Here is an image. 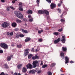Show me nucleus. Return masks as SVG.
Listing matches in <instances>:
<instances>
[{"mask_svg":"<svg viewBox=\"0 0 75 75\" xmlns=\"http://www.w3.org/2000/svg\"><path fill=\"white\" fill-rule=\"evenodd\" d=\"M35 72H37V70H32L29 71V74H35Z\"/></svg>","mask_w":75,"mask_h":75,"instance_id":"6e6552de","label":"nucleus"},{"mask_svg":"<svg viewBox=\"0 0 75 75\" xmlns=\"http://www.w3.org/2000/svg\"><path fill=\"white\" fill-rule=\"evenodd\" d=\"M57 10L58 11L59 13H61V10L59 8H58Z\"/></svg>","mask_w":75,"mask_h":75,"instance_id":"f704fd0d","label":"nucleus"},{"mask_svg":"<svg viewBox=\"0 0 75 75\" xmlns=\"http://www.w3.org/2000/svg\"><path fill=\"white\" fill-rule=\"evenodd\" d=\"M60 71H61V72H62V70H60Z\"/></svg>","mask_w":75,"mask_h":75,"instance_id":"338daca9","label":"nucleus"},{"mask_svg":"<svg viewBox=\"0 0 75 75\" xmlns=\"http://www.w3.org/2000/svg\"><path fill=\"white\" fill-rule=\"evenodd\" d=\"M10 8H9V7H7V11H9V9Z\"/></svg>","mask_w":75,"mask_h":75,"instance_id":"8fccbe9b","label":"nucleus"},{"mask_svg":"<svg viewBox=\"0 0 75 75\" xmlns=\"http://www.w3.org/2000/svg\"><path fill=\"white\" fill-rule=\"evenodd\" d=\"M21 30L22 31V32L23 33H28V31L27 30H24L23 29H21Z\"/></svg>","mask_w":75,"mask_h":75,"instance_id":"2eb2a0df","label":"nucleus"},{"mask_svg":"<svg viewBox=\"0 0 75 75\" xmlns=\"http://www.w3.org/2000/svg\"><path fill=\"white\" fill-rule=\"evenodd\" d=\"M27 13L28 14H32L33 13V11L30 10H29L28 11Z\"/></svg>","mask_w":75,"mask_h":75,"instance_id":"a211bd4d","label":"nucleus"},{"mask_svg":"<svg viewBox=\"0 0 75 75\" xmlns=\"http://www.w3.org/2000/svg\"><path fill=\"white\" fill-rule=\"evenodd\" d=\"M28 18L29 19H30V18H33V17H31V16L30 15H29L28 16Z\"/></svg>","mask_w":75,"mask_h":75,"instance_id":"473e14b6","label":"nucleus"},{"mask_svg":"<svg viewBox=\"0 0 75 75\" xmlns=\"http://www.w3.org/2000/svg\"><path fill=\"white\" fill-rule=\"evenodd\" d=\"M15 0V1H17V0Z\"/></svg>","mask_w":75,"mask_h":75,"instance_id":"774afa93","label":"nucleus"},{"mask_svg":"<svg viewBox=\"0 0 75 75\" xmlns=\"http://www.w3.org/2000/svg\"><path fill=\"white\" fill-rule=\"evenodd\" d=\"M60 55L62 57V58L63 59H64L65 56H64V53L63 52H62L60 53Z\"/></svg>","mask_w":75,"mask_h":75,"instance_id":"4468645a","label":"nucleus"},{"mask_svg":"<svg viewBox=\"0 0 75 75\" xmlns=\"http://www.w3.org/2000/svg\"><path fill=\"white\" fill-rule=\"evenodd\" d=\"M61 22H65V21L64 19H62L61 20Z\"/></svg>","mask_w":75,"mask_h":75,"instance_id":"58836bf2","label":"nucleus"},{"mask_svg":"<svg viewBox=\"0 0 75 75\" xmlns=\"http://www.w3.org/2000/svg\"><path fill=\"white\" fill-rule=\"evenodd\" d=\"M62 29H59L58 30V31H59L60 32H61V31H62Z\"/></svg>","mask_w":75,"mask_h":75,"instance_id":"4d7b16f0","label":"nucleus"},{"mask_svg":"<svg viewBox=\"0 0 75 75\" xmlns=\"http://www.w3.org/2000/svg\"><path fill=\"white\" fill-rule=\"evenodd\" d=\"M36 2L37 4H39L40 3V0H37L36 1Z\"/></svg>","mask_w":75,"mask_h":75,"instance_id":"37998d69","label":"nucleus"},{"mask_svg":"<svg viewBox=\"0 0 75 75\" xmlns=\"http://www.w3.org/2000/svg\"><path fill=\"white\" fill-rule=\"evenodd\" d=\"M19 6H22V4H22V3L21 2H19Z\"/></svg>","mask_w":75,"mask_h":75,"instance_id":"ea45409f","label":"nucleus"},{"mask_svg":"<svg viewBox=\"0 0 75 75\" xmlns=\"http://www.w3.org/2000/svg\"><path fill=\"white\" fill-rule=\"evenodd\" d=\"M62 50L63 51H67V47H62Z\"/></svg>","mask_w":75,"mask_h":75,"instance_id":"412c9836","label":"nucleus"},{"mask_svg":"<svg viewBox=\"0 0 75 75\" xmlns=\"http://www.w3.org/2000/svg\"><path fill=\"white\" fill-rule=\"evenodd\" d=\"M0 75H8L7 74H4V73L2 72L0 74Z\"/></svg>","mask_w":75,"mask_h":75,"instance_id":"cd10ccee","label":"nucleus"},{"mask_svg":"<svg viewBox=\"0 0 75 75\" xmlns=\"http://www.w3.org/2000/svg\"><path fill=\"white\" fill-rule=\"evenodd\" d=\"M36 58H35V56H33V57H32V59H35Z\"/></svg>","mask_w":75,"mask_h":75,"instance_id":"de8ad7c7","label":"nucleus"},{"mask_svg":"<svg viewBox=\"0 0 75 75\" xmlns=\"http://www.w3.org/2000/svg\"><path fill=\"white\" fill-rule=\"evenodd\" d=\"M33 57V54H29L28 55V58H31V57Z\"/></svg>","mask_w":75,"mask_h":75,"instance_id":"b1692460","label":"nucleus"},{"mask_svg":"<svg viewBox=\"0 0 75 75\" xmlns=\"http://www.w3.org/2000/svg\"><path fill=\"white\" fill-rule=\"evenodd\" d=\"M70 63L71 64H72V63H74V62H73V61H71L70 62Z\"/></svg>","mask_w":75,"mask_h":75,"instance_id":"e2e57ef3","label":"nucleus"},{"mask_svg":"<svg viewBox=\"0 0 75 75\" xmlns=\"http://www.w3.org/2000/svg\"><path fill=\"white\" fill-rule=\"evenodd\" d=\"M32 51H33V52H34V49L32 48V49L31 50Z\"/></svg>","mask_w":75,"mask_h":75,"instance_id":"5fc2aeb1","label":"nucleus"},{"mask_svg":"<svg viewBox=\"0 0 75 75\" xmlns=\"http://www.w3.org/2000/svg\"><path fill=\"white\" fill-rule=\"evenodd\" d=\"M3 51L2 50H0V53H3Z\"/></svg>","mask_w":75,"mask_h":75,"instance_id":"3c124183","label":"nucleus"},{"mask_svg":"<svg viewBox=\"0 0 75 75\" xmlns=\"http://www.w3.org/2000/svg\"><path fill=\"white\" fill-rule=\"evenodd\" d=\"M59 33L58 32H54L53 33L54 35H58Z\"/></svg>","mask_w":75,"mask_h":75,"instance_id":"393cba45","label":"nucleus"},{"mask_svg":"<svg viewBox=\"0 0 75 75\" xmlns=\"http://www.w3.org/2000/svg\"><path fill=\"white\" fill-rule=\"evenodd\" d=\"M0 45L2 48H3L4 49H7L8 47V45L5 43H2L0 44Z\"/></svg>","mask_w":75,"mask_h":75,"instance_id":"7ed1b4c3","label":"nucleus"},{"mask_svg":"<svg viewBox=\"0 0 75 75\" xmlns=\"http://www.w3.org/2000/svg\"><path fill=\"white\" fill-rule=\"evenodd\" d=\"M18 75H21V74L20 73H19Z\"/></svg>","mask_w":75,"mask_h":75,"instance_id":"0e129e2a","label":"nucleus"},{"mask_svg":"<svg viewBox=\"0 0 75 75\" xmlns=\"http://www.w3.org/2000/svg\"><path fill=\"white\" fill-rule=\"evenodd\" d=\"M42 32H43V30H38V33L39 34H41Z\"/></svg>","mask_w":75,"mask_h":75,"instance_id":"bb28decb","label":"nucleus"},{"mask_svg":"<svg viewBox=\"0 0 75 75\" xmlns=\"http://www.w3.org/2000/svg\"><path fill=\"white\" fill-rule=\"evenodd\" d=\"M26 67L27 69H32L33 68V65L29 63L26 65Z\"/></svg>","mask_w":75,"mask_h":75,"instance_id":"423d86ee","label":"nucleus"},{"mask_svg":"<svg viewBox=\"0 0 75 75\" xmlns=\"http://www.w3.org/2000/svg\"><path fill=\"white\" fill-rule=\"evenodd\" d=\"M40 62H41V63L40 64V65H43V63L42 62V61H41Z\"/></svg>","mask_w":75,"mask_h":75,"instance_id":"a18cd8bd","label":"nucleus"},{"mask_svg":"<svg viewBox=\"0 0 75 75\" xmlns=\"http://www.w3.org/2000/svg\"><path fill=\"white\" fill-rule=\"evenodd\" d=\"M17 47L18 48H21V45H17Z\"/></svg>","mask_w":75,"mask_h":75,"instance_id":"c85d7f7f","label":"nucleus"},{"mask_svg":"<svg viewBox=\"0 0 75 75\" xmlns=\"http://www.w3.org/2000/svg\"><path fill=\"white\" fill-rule=\"evenodd\" d=\"M9 25V23L7 22H4L2 24V26L4 28H6L7 27H8Z\"/></svg>","mask_w":75,"mask_h":75,"instance_id":"20e7f679","label":"nucleus"},{"mask_svg":"<svg viewBox=\"0 0 75 75\" xmlns=\"http://www.w3.org/2000/svg\"><path fill=\"white\" fill-rule=\"evenodd\" d=\"M22 7L23 6H20L19 8V10H20V11H24V10H23V8Z\"/></svg>","mask_w":75,"mask_h":75,"instance_id":"dca6fc26","label":"nucleus"},{"mask_svg":"<svg viewBox=\"0 0 75 75\" xmlns=\"http://www.w3.org/2000/svg\"><path fill=\"white\" fill-rule=\"evenodd\" d=\"M16 25H17V24L16 23H13L12 24V25L13 27H15L16 26Z\"/></svg>","mask_w":75,"mask_h":75,"instance_id":"aec40b11","label":"nucleus"},{"mask_svg":"<svg viewBox=\"0 0 75 75\" xmlns=\"http://www.w3.org/2000/svg\"><path fill=\"white\" fill-rule=\"evenodd\" d=\"M47 67V64H44L42 66V68H45V67Z\"/></svg>","mask_w":75,"mask_h":75,"instance_id":"7c9ffc66","label":"nucleus"},{"mask_svg":"<svg viewBox=\"0 0 75 75\" xmlns=\"http://www.w3.org/2000/svg\"><path fill=\"white\" fill-rule=\"evenodd\" d=\"M19 36L20 37H24V35L20 34V35H19Z\"/></svg>","mask_w":75,"mask_h":75,"instance_id":"c756f323","label":"nucleus"},{"mask_svg":"<svg viewBox=\"0 0 75 75\" xmlns=\"http://www.w3.org/2000/svg\"><path fill=\"white\" fill-rule=\"evenodd\" d=\"M38 13L39 14H43V13H45L46 15H48V14H49V12L46 10H45L43 11L41 10H39L38 11Z\"/></svg>","mask_w":75,"mask_h":75,"instance_id":"f03ea898","label":"nucleus"},{"mask_svg":"<svg viewBox=\"0 0 75 75\" xmlns=\"http://www.w3.org/2000/svg\"><path fill=\"white\" fill-rule=\"evenodd\" d=\"M41 71H39L38 72V74H40V73H41Z\"/></svg>","mask_w":75,"mask_h":75,"instance_id":"864d4df0","label":"nucleus"},{"mask_svg":"<svg viewBox=\"0 0 75 75\" xmlns=\"http://www.w3.org/2000/svg\"><path fill=\"white\" fill-rule=\"evenodd\" d=\"M6 67V68H8V67L7 66V64H5L4 65Z\"/></svg>","mask_w":75,"mask_h":75,"instance_id":"09e8293b","label":"nucleus"},{"mask_svg":"<svg viewBox=\"0 0 75 75\" xmlns=\"http://www.w3.org/2000/svg\"><path fill=\"white\" fill-rule=\"evenodd\" d=\"M50 7H51V9H53L55 7H56V5L55 4H54L53 3H52L50 5Z\"/></svg>","mask_w":75,"mask_h":75,"instance_id":"1a4fd4ad","label":"nucleus"},{"mask_svg":"<svg viewBox=\"0 0 75 75\" xmlns=\"http://www.w3.org/2000/svg\"><path fill=\"white\" fill-rule=\"evenodd\" d=\"M10 34V33L9 32H7V35H9Z\"/></svg>","mask_w":75,"mask_h":75,"instance_id":"6e6d98bb","label":"nucleus"},{"mask_svg":"<svg viewBox=\"0 0 75 75\" xmlns=\"http://www.w3.org/2000/svg\"><path fill=\"white\" fill-rule=\"evenodd\" d=\"M12 74H13V72H11Z\"/></svg>","mask_w":75,"mask_h":75,"instance_id":"69168bd1","label":"nucleus"},{"mask_svg":"<svg viewBox=\"0 0 75 75\" xmlns=\"http://www.w3.org/2000/svg\"><path fill=\"white\" fill-rule=\"evenodd\" d=\"M29 21L30 22H32L33 21V18H32L29 19Z\"/></svg>","mask_w":75,"mask_h":75,"instance_id":"a878e982","label":"nucleus"},{"mask_svg":"<svg viewBox=\"0 0 75 75\" xmlns=\"http://www.w3.org/2000/svg\"><path fill=\"white\" fill-rule=\"evenodd\" d=\"M14 75H18V74L17 73H15L14 74Z\"/></svg>","mask_w":75,"mask_h":75,"instance_id":"13d9d810","label":"nucleus"},{"mask_svg":"<svg viewBox=\"0 0 75 75\" xmlns=\"http://www.w3.org/2000/svg\"><path fill=\"white\" fill-rule=\"evenodd\" d=\"M42 40L41 39H39L38 40V42H42Z\"/></svg>","mask_w":75,"mask_h":75,"instance_id":"e433bc0d","label":"nucleus"},{"mask_svg":"<svg viewBox=\"0 0 75 75\" xmlns=\"http://www.w3.org/2000/svg\"><path fill=\"white\" fill-rule=\"evenodd\" d=\"M14 13L15 14H16L17 16L18 17V18L23 19V16L22 14H21V13L17 11H15L14 12Z\"/></svg>","mask_w":75,"mask_h":75,"instance_id":"f257e3e1","label":"nucleus"},{"mask_svg":"<svg viewBox=\"0 0 75 75\" xmlns=\"http://www.w3.org/2000/svg\"><path fill=\"white\" fill-rule=\"evenodd\" d=\"M38 51V50L37 49H36L35 50V52H37Z\"/></svg>","mask_w":75,"mask_h":75,"instance_id":"680f3d73","label":"nucleus"},{"mask_svg":"<svg viewBox=\"0 0 75 75\" xmlns=\"http://www.w3.org/2000/svg\"><path fill=\"white\" fill-rule=\"evenodd\" d=\"M27 70L26 69V68L23 67V68L22 69V72H23L24 73L26 72H27Z\"/></svg>","mask_w":75,"mask_h":75,"instance_id":"f8f14e48","label":"nucleus"},{"mask_svg":"<svg viewBox=\"0 0 75 75\" xmlns=\"http://www.w3.org/2000/svg\"><path fill=\"white\" fill-rule=\"evenodd\" d=\"M61 6V4H58V7H60V6Z\"/></svg>","mask_w":75,"mask_h":75,"instance_id":"603ef678","label":"nucleus"},{"mask_svg":"<svg viewBox=\"0 0 75 75\" xmlns=\"http://www.w3.org/2000/svg\"><path fill=\"white\" fill-rule=\"evenodd\" d=\"M55 65V63H52L51 64V67H54Z\"/></svg>","mask_w":75,"mask_h":75,"instance_id":"2f4dec72","label":"nucleus"},{"mask_svg":"<svg viewBox=\"0 0 75 75\" xmlns=\"http://www.w3.org/2000/svg\"><path fill=\"white\" fill-rule=\"evenodd\" d=\"M28 51H29V49H26L25 50V52L24 56L25 57L27 55V54H28Z\"/></svg>","mask_w":75,"mask_h":75,"instance_id":"0eeeda50","label":"nucleus"},{"mask_svg":"<svg viewBox=\"0 0 75 75\" xmlns=\"http://www.w3.org/2000/svg\"><path fill=\"white\" fill-rule=\"evenodd\" d=\"M48 75H52V73L50 71H49L48 72Z\"/></svg>","mask_w":75,"mask_h":75,"instance_id":"72a5a7b5","label":"nucleus"},{"mask_svg":"<svg viewBox=\"0 0 75 75\" xmlns=\"http://www.w3.org/2000/svg\"><path fill=\"white\" fill-rule=\"evenodd\" d=\"M22 66H23V64H20L18 65L17 67L18 69H21V68L22 67Z\"/></svg>","mask_w":75,"mask_h":75,"instance_id":"f3484780","label":"nucleus"},{"mask_svg":"<svg viewBox=\"0 0 75 75\" xmlns=\"http://www.w3.org/2000/svg\"><path fill=\"white\" fill-rule=\"evenodd\" d=\"M60 38H58L57 40H55L54 41V43L57 44V43H58L60 41Z\"/></svg>","mask_w":75,"mask_h":75,"instance_id":"ddd939ff","label":"nucleus"},{"mask_svg":"<svg viewBox=\"0 0 75 75\" xmlns=\"http://www.w3.org/2000/svg\"><path fill=\"white\" fill-rule=\"evenodd\" d=\"M13 57V55L11 56L10 57H7L8 61H10L11 59V57Z\"/></svg>","mask_w":75,"mask_h":75,"instance_id":"4be33fe9","label":"nucleus"},{"mask_svg":"<svg viewBox=\"0 0 75 75\" xmlns=\"http://www.w3.org/2000/svg\"><path fill=\"white\" fill-rule=\"evenodd\" d=\"M35 57L36 59H39V57L37 55L35 56Z\"/></svg>","mask_w":75,"mask_h":75,"instance_id":"79ce46f5","label":"nucleus"},{"mask_svg":"<svg viewBox=\"0 0 75 75\" xmlns=\"http://www.w3.org/2000/svg\"><path fill=\"white\" fill-rule=\"evenodd\" d=\"M38 62L36 60L33 63V68H36L37 67V64H38Z\"/></svg>","mask_w":75,"mask_h":75,"instance_id":"39448f33","label":"nucleus"},{"mask_svg":"<svg viewBox=\"0 0 75 75\" xmlns=\"http://www.w3.org/2000/svg\"><path fill=\"white\" fill-rule=\"evenodd\" d=\"M1 1L2 2H5V1H4V0H1Z\"/></svg>","mask_w":75,"mask_h":75,"instance_id":"bf43d9fd","label":"nucleus"},{"mask_svg":"<svg viewBox=\"0 0 75 75\" xmlns=\"http://www.w3.org/2000/svg\"><path fill=\"white\" fill-rule=\"evenodd\" d=\"M65 35H64L62 37V41L63 43H64L65 42Z\"/></svg>","mask_w":75,"mask_h":75,"instance_id":"9d476101","label":"nucleus"},{"mask_svg":"<svg viewBox=\"0 0 75 75\" xmlns=\"http://www.w3.org/2000/svg\"><path fill=\"white\" fill-rule=\"evenodd\" d=\"M16 22L17 23H21V22H22V21H21L19 19H16Z\"/></svg>","mask_w":75,"mask_h":75,"instance_id":"5701e85b","label":"nucleus"},{"mask_svg":"<svg viewBox=\"0 0 75 75\" xmlns=\"http://www.w3.org/2000/svg\"><path fill=\"white\" fill-rule=\"evenodd\" d=\"M31 38H27L25 40V42H27V41H30V40Z\"/></svg>","mask_w":75,"mask_h":75,"instance_id":"6ab92c4d","label":"nucleus"},{"mask_svg":"<svg viewBox=\"0 0 75 75\" xmlns=\"http://www.w3.org/2000/svg\"><path fill=\"white\" fill-rule=\"evenodd\" d=\"M9 34L10 35H12L13 34V32H12Z\"/></svg>","mask_w":75,"mask_h":75,"instance_id":"c03bdc74","label":"nucleus"},{"mask_svg":"<svg viewBox=\"0 0 75 75\" xmlns=\"http://www.w3.org/2000/svg\"><path fill=\"white\" fill-rule=\"evenodd\" d=\"M12 3H15V1H13L12 2Z\"/></svg>","mask_w":75,"mask_h":75,"instance_id":"052dcab7","label":"nucleus"},{"mask_svg":"<svg viewBox=\"0 0 75 75\" xmlns=\"http://www.w3.org/2000/svg\"><path fill=\"white\" fill-rule=\"evenodd\" d=\"M19 37H20V35H18V34L16 35V37L17 38H19Z\"/></svg>","mask_w":75,"mask_h":75,"instance_id":"c9c22d12","label":"nucleus"},{"mask_svg":"<svg viewBox=\"0 0 75 75\" xmlns=\"http://www.w3.org/2000/svg\"><path fill=\"white\" fill-rule=\"evenodd\" d=\"M15 31H18V28H16L14 30Z\"/></svg>","mask_w":75,"mask_h":75,"instance_id":"49530a36","label":"nucleus"},{"mask_svg":"<svg viewBox=\"0 0 75 75\" xmlns=\"http://www.w3.org/2000/svg\"><path fill=\"white\" fill-rule=\"evenodd\" d=\"M46 1H47L49 3H51V0H46Z\"/></svg>","mask_w":75,"mask_h":75,"instance_id":"4c0bfd02","label":"nucleus"},{"mask_svg":"<svg viewBox=\"0 0 75 75\" xmlns=\"http://www.w3.org/2000/svg\"><path fill=\"white\" fill-rule=\"evenodd\" d=\"M10 8H11L12 10H15V8H14L13 7V6H10Z\"/></svg>","mask_w":75,"mask_h":75,"instance_id":"a19ab883","label":"nucleus"},{"mask_svg":"<svg viewBox=\"0 0 75 75\" xmlns=\"http://www.w3.org/2000/svg\"><path fill=\"white\" fill-rule=\"evenodd\" d=\"M65 59L66 61L65 63L67 64V63H68L69 62V58H68V57H65Z\"/></svg>","mask_w":75,"mask_h":75,"instance_id":"9b49d317","label":"nucleus"}]
</instances>
